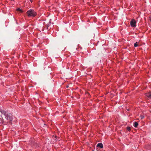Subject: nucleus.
Here are the masks:
<instances>
[{
	"label": "nucleus",
	"mask_w": 151,
	"mask_h": 151,
	"mask_svg": "<svg viewBox=\"0 0 151 151\" xmlns=\"http://www.w3.org/2000/svg\"><path fill=\"white\" fill-rule=\"evenodd\" d=\"M1 111L2 114H3L5 115L6 119L7 120L9 121L10 122H11L12 121V114L10 113H8L4 111Z\"/></svg>",
	"instance_id": "1"
},
{
	"label": "nucleus",
	"mask_w": 151,
	"mask_h": 151,
	"mask_svg": "<svg viewBox=\"0 0 151 151\" xmlns=\"http://www.w3.org/2000/svg\"><path fill=\"white\" fill-rule=\"evenodd\" d=\"M27 13L28 16L35 17L36 15V13L34 10L30 9L28 11Z\"/></svg>",
	"instance_id": "2"
},
{
	"label": "nucleus",
	"mask_w": 151,
	"mask_h": 151,
	"mask_svg": "<svg viewBox=\"0 0 151 151\" xmlns=\"http://www.w3.org/2000/svg\"><path fill=\"white\" fill-rule=\"evenodd\" d=\"M131 25L132 27H135L136 26V22L134 19L132 20L130 22Z\"/></svg>",
	"instance_id": "3"
},
{
	"label": "nucleus",
	"mask_w": 151,
	"mask_h": 151,
	"mask_svg": "<svg viewBox=\"0 0 151 151\" xmlns=\"http://www.w3.org/2000/svg\"><path fill=\"white\" fill-rule=\"evenodd\" d=\"M146 96L148 98L151 99V91H149L146 94Z\"/></svg>",
	"instance_id": "4"
},
{
	"label": "nucleus",
	"mask_w": 151,
	"mask_h": 151,
	"mask_svg": "<svg viewBox=\"0 0 151 151\" xmlns=\"http://www.w3.org/2000/svg\"><path fill=\"white\" fill-rule=\"evenodd\" d=\"M97 147H99L101 148H103V144L101 143H99L97 145Z\"/></svg>",
	"instance_id": "5"
},
{
	"label": "nucleus",
	"mask_w": 151,
	"mask_h": 151,
	"mask_svg": "<svg viewBox=\"0 0 151 151\" xmlns=\"http://www.w3.org/2000/svg\"><path fill=\"white\" fill-rule=\"evenodd\" d=\"M138 124L137 122H135L134 123V126L135 127H137Z\"/></svg>",
	"instance_id": "6"
},
{
	"label": "nucleus",
	"mask_w": 151,
	"mask_h": 151,
	"mask_svg": "<svg viewBox=\"0 0 151 151\" xmlns=\"http://www.w3.org/2000/svg\"><path fill=\"white\" fill-rule=\"evenodd\" d=\"M17 11H19L20 12H23V11L22 10L20 9V8H18L17 9Z\"/></svg>",
	"instance_id": "7"
},
{
	"label": "nucleus",
	"mask_w": 151,
	"mask_h": 151,
	"mask_svg": "<svg viewBox=\"0 0 151 151\" xmlns=\"http://www.w3.org/2000/svg\"><path fill=\"white\" fill-rule=\"evenodd\" d=\"M134 46L135 47L138 46L137 42L134 44Z\"/></svg>",
	"instance_id": "8"
},
{
	"label": "nucleus",
	"mask_w": 151,
	"mask_h": 151,
	"mask_svg": "<svg viewBox=\"0 0 151 151\" xmlns=\"http://www.w3.org/2000/svg\"><path fill=\"white\" fill-rule=\"evenodd\" d=\"M127 130H128V131H130V130H131V127H127Z\"/></svg>",
	"instance_id": "9"
},
{
	"label": "nucleus",
	"mask_w": 151,
	"mask_h": 151,
	"mask_svg": "<svg viewBox=\"0 0 151 151\" xmlns=\"http://www.w3.org/2000/svg\"><path fill=\"white\" fill-rule=\"evenodd\" d=\"M51 23H50L49 24H47V29H49V26H50V24H51Z\"/></svg>",
	"instance_id": "10"
},
{
	"label": "nucleus",
	"mask_w": 151,
	"mask_h": 151,
	"mask_svg": "<svg viewBox=\"0 0 151 151\" xmlns=\"http://www.w3.org/2000/svg\"><path fill=\"white\" fill-rule=\"evenodd\" d=\"M29 0V1H31V2H32V0Z\"/></svg>",
	"instance_id": "11"
},
{
	"label": "nucleus",
	"mask_w": 151,
	"mask_h": 151,
	"mask_svg": "<svg viewBox=\"0 0 151 151\" xmlns=\"http://www.w3.org/2000/svg\"><path fill=\"white\" fill-rule=\"evenodd\" d=\"M150 21H151V19H150Z\"/></svg>",
	"instance_id": "12"
}]
</instances>
